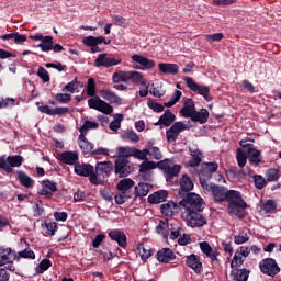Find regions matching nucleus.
Wrapping results in <instances>:
<instances>
[{
  "label": "nucleus",
  "mask_w": 281,
  "mask_h": 281,
  "mask_svg": "<svg viewBox=\"0 0 281 281\" xmlns=\"http://www.w3.org/2000/svg\"><path fill=\"white\" fill-rule=\"evenodd\" d=\"M99 112L104 113V115H111V113H113V105L106 103L105 101H102L99 108Z\"/></svg>",
  "instance_id": "60"
},
{
  "label": "nucleus",
  "mask_w": 281,
  "mask_h": 281,
  "mask_svg": "<svg viewBox=\"0 0 281 281\" xmlns=\"http://www.w3.org/2000/svg\"><path fill=\"white\" fill-rule=\"evenodd\" d=\"M78 145L85 155H89V153L93 151V143L89 142L87 136L82 134H80L78 137Z\"/></svg>",
  "instance_id": "35"
},
{
  "label": "nucleus",
  "mask_w": 281,
  "mask_h": 281,
  "mask_svg": "<svg viewBox=\"0 0 281 281\" xmlns=\"http://www.w3.org/2000/svg\"><path fill=\"white\" fill-rule=\"evenodd\" d=\"M100 95L103 98V100H106V102H110V104H117L119 106L122 104V98H120L115 92L103 89L100 90Z\"/></svg>",
  "instance_id": "27"
},
{
  "label": "nucleus",
  "mask_w": 281,
  "mask_h": 281,
  "mask_svg": "<svg viewBox=\"0 0 281 281\" xmlns=\"http://www.w3.org/2000/svg\"><path fill=\"white\" fill-rule=\"evenodd\" d=\"M192 125L186 124L183 121H178L172 124V126L166 131L167 142H177L179 139V135L183 133V131H190Z\"/></svg>",
  "instance_id": "11"
},
{
  "label": "nucleus",
  "mask_w": 281,
  "mask_h": 281,
  "mask_svg": "<svg viewBox=\"0 0 281 281\" xmlns=\"http://www.w3.org/2000/svg\"><path fill=\"white\" fill-rule=\"evenodd\" d=\"M177 255H175V251L170 248H161L157 252V260L158 262H162L165 265H168V262H171V260H176Z\"/></svg>",
  "instance_id": "23"
},
{
  "label": "nucleus",
  "mask_w": 281,
  "mask_h": 281,
  "mask_svg": "<svg viewBox=\"0 0 281 281\" xmlns=\"http://www.w3.org/2000/svg\"><path fill=\"white\" fill-rule=\"evenodd\" d=\"M122 122H124V114H115L114 121H112L109 125L110 131L117 133V131L122 128Z\"/></svg>",
  "instance_id": "42"
},
{
  "label": "nucleus",
  "mask_w": 281,
  "mask_h": 281,
  "mask_svg": "<svg viewBox=\"0 0 281 281\" xmlns=\"http://www.w3.org/2000/svg\"><path fill=\"white\" fill-rule=\"evenodd\" d=\"M168 199V191L166 190H160L156 191L153 194H150L147 198V202L150 203V205H157L159 203H164Z\"/></svg>",
  "instance_id": "28"
},
{
  "label": "nucleus",
  "mask_w": 281,
  "mask_h": 281,
  "mask_svg": "<svg viewBox=\"0 0 281 281\" xmlns=\"http://www.w3.org/2000/svg\"><path fill=\"white\" fill-rule=\"evenodd\" d=\"M113 170L112 161L97 162L94 175H97L98 179H100V177H102V179H109Z\"/></svg>",
  "instance_id": "17"
},
{
  "label": "nucleus",
  "mask_w": 281,
  "mask_h": 281,
  "mask_svg": "<svg viewBox=\"0 0 281 281\" xmlns=\"http://www.w3.org/2000/svg\"><path fill=\"white\" fill-rule=\"evenodd\" d=\"M149 109H153L155 113L164 112V105L161 103H157L154 100H149L147 102Z\"/></svg>",
  "instance_id": "62"
},
{
  "label": "nucleus",
  "mask_w": 281,
  "mask_h": 281,
  "mask_svg": "<svg viewBox=\"0 0 281 281\" xmlns=\"http://www.w3.org/2000/svg\"><path fill=\"white\" fill-rule=\"evenodd\" d=\"M236 159L239 168H245V166H247V159H249V156L246 151L238 148Z\"/></svg>",
  "instance_id": "47"
},
{
  "label": "nucleus",
  "mask_w": 281,
  "mask_h": 281,
  "mask_svg": "<svg viewBox=\"0 0 281 281\" xmlns=\"http://www.w3.org/2000/svg\"><path fill=\"white\" fill-rule=\"evenodd\" d=\"M59 161H61V164H66L67 166H76V161H78V151H63L59 155Z\"/></svg>",
  "instance_id": "26"
},
{
  "label": "nucleus",
  "mask_w": 281,
  "mask_h": 281,
  "mask_svg": "<svg viewBox=\"0 0 281 281\" xmlns=\"http://www.w3.org/2000/svg\"><path fill=\"white\" fill-rule=\"evenodd\" d=\"M259 269L261 273L265 276H269L270 278H276L278 273H280L281 269L278 266V261L273 258H265L259 262Z\"/></svg>",
  "instance_id": "10"
},
{
  "label": "nucleus",
  "mask_w": 281,
  "mask_h": 281,
  "mask_svg": "<svg viewBox=\"0 0 281 281\" xmlns=\"http://www.w3.org/2000/svg\"><path fill=\"white\" fill-rule=\"evenodd\" d=\"M128 199H131V191H120V193L114 196L116 205H124Z\"/></svg>",
  "instance_id": "46"
},
{
  "label": "nucleus",
  "mask_w": 281,
  "mask_h": 281,
  "mask_svg": "<svg viewBox=\"0 0 281 281\" xmlns=\"http://www.w3.org/2000/svg\"><path fill=\"white\" fill-rule=\"evenodd\" d=\"M186 265L190 269L194 270V273H203V262H201V257L195 254L187 256Z\"/></svg>",
  "instance_id": "20"
},
{
  "label": "nucleus",
  "mask_w": 281,
  "mask_h": 281,
  "mask_svg": "<svg viewBox=\"0 0 281 281\" xmlns=\"http://www.w3.org/2000/svg\"><path fill=\"white\" fill-rule=\"evenodd\" d=\"M18 256H19V258H24V259H30V260L36 259V254H34L33 250L30 248L19 251Z\"/></svg>",
  "instance_id": "56"
},
{
  "label": "nucleus",
  "mask_w": 281,
  "mask_h": 281,
  "mask_svg": "<svg viewBox=\"0 0 281 281\" xmlns=\"http://www.w3.org/2000/svg\"><path fill=\"white\" fill-rule=\"evenodd\" d=\"M201 186L205 194H212L215 203H225L227 192H229V189H227V187H223L216 183H207L203 180H201Z\"/></svg>",
  "instance_id": "3"
},
{
  "label": "nucleus",
  "mask_w": 281,
  "mask_h": 281,
  "mask_svg": "<svg viewBox=\"0 0 281 281\" xmlns=\"http://www.w3.org/2000/svg\"><path fill=\"white\" fill-rule=\"evenodd\" d=\"M158 168H159V170L164 171V177H165L167 183H172V180L175 179V177H177V175H179V172H181V166L173 165L171 167L170 160H168V159L158 161Z\"/></svg>",
  "instance_id": "8"
},
{
  "label": "nucleus",
  "mask_w": 281,
  "mask_h": 281,
  "mask_svg": "<svg viewBox=\"0 0 281 281\" xmlns=\"http://www.w3.org/2000/svg\"><path fill=\"white\" fill-rule=\"evenodd\" d=\"M187 225L188 227H203L207 225V220L199 213V211H187Z\"/></svg>",
  "instance_id": "12"
},
{
  "label": "nucleus",
  "mask_w": 281,
  "mask_h": 281,
  "mask_svg": "<svg viewBox=\"0 0 281 281\" xmlns=\"http://www.w3.org/2000/svg\"><path fill=\"white\" fill-rule=\"evenodd\" d=\"M216 170H218V162H203L202 169L200 170V186L201 181L207 183V181L212 179L213 172H216Z\"/></svg>",
  "instance_id": "14"
},
{
  "label": "nucleus",
  "mask_w": 281,
  "mask_h": 281,
  "mask_svg": "<svg viewBox=\"0 0 281 281\" xmlns=\"http://www.w3.org/2000/svg\"><path fill=\"white\" fill-rule=\"evenodd\" d=\"M225 203H227V212L229 216H236L237 218H245L247 213V202L243 199V193L236 190H228L226 193Z\"/></svg>",
  "instance_id": "1"
},
{
  "label": "nucleus",
  "mask_w": 281,
  "mask_h": 281,
  "mask_svg": "<svg viewBox=\"0 0 281 281\" xmlns=\"http://www.w3.org/2000/svg\"><path fill=\"white\" fill-rule=\"evenodd\" d=\"M168 221L160 220L156 227L157 234H160L165 240H168Z\"/></svg>",
  "instance_id": "43"
},
{
  "label": "nucleus",
  "mask_w": 281,
  "mask_h": 281,
  "mask_svg": "<svg viewBox=\"0 0 281 281\" xmlns=\"http://www.w3.org/2000/svg\"><path fill=\"white\" fill-rule=\"evenodd\" d=\"M244 262H245V259H243V256L238 255V250H237L233 257L232 262H231V268L238 269L239 267H243Z\"/></svg>",
  "instance_id": "50"
},
{
  "label": "nucleus",
  "mask_w": 281,
  "mask_h": 281,
  "mask_svg": "<svg viewBox=\"0 0 281 281\" xmlns=\"http://www.w3.org/2000/svg\"><path fill=\"white\" fill-rule=\"evenodd\" d=\"M16 180L19 181L20 186L30 190L34 188V179L30 177L25 171L19 170L16 171Z\"/></svg>",
  "instance_id": "25"
},
{
  "label": "nucleus",
  "mask_w": 281,
  "mask_h": 281,
  "mask_svg": "<svg viewBox=\"0 0 281 281\" xmlns=\"http://www.w3.org/2000/svg\"><path fill=\"white\" fill-rule=\"evenodd\" d=\"M12 248H0V267L3 265H10L12 262Z\"/></svg>",
  "instance_id": "37"
},
{
  "label": "nucleus",
  "mask_w": 281,
  "mask_h": 281,
  "mask_svg": "<svg viewBox=\"0 0 281 281\" xmlns=\"http://www.w3.org/2000/svg\"><path fill=\"white\" fill-rule=\"evenodd\" d=\"M205 38L209 41V43H218L220 41H223L224 35L223 33H214L205 35Z\"/></svg>",
  "instance_id": "64"
},
{
  "label": "nucleus",
  "mask_w": 281,
  "mask_h": 281,
  "mask_svg": "<svg viewBox=\"0 0 281 281\" xmlns=\"http://www.w3.org/2000/svg\"><path fill=\"white\" fill-rule=\"evenodd\" d=\"M29 38H31V41H41V43L37 45V47L42 52H52V49H53V52H55V54H60V52H63V49H65L63 47V45H60V44L54 45V37L52 35L43 36V34L36 33L35 35H29Z\"/></svg>",
  "instance_id": "4"
},
{
  "label": "nucleus",
  "mask_w": 281,
  "mask_h": 281,
  "mask_svg": "<svg viewBox=\"0 0 281 281\" xmlns=\"http://www.w3.org/2000/svg\"><path fill=\"white\" fill-rule=\"evenodd\" d=\"M189 155H191L192 159L184 164L186 168H198V166H201L203 153L199 148L189 147Z\"/></svg>",
  "instance_id": "19"
},
{
  "label": "nucleus",
  "mask_w": 281,
  "mask_h": 281,
  "mask_svg": "<svg viewBox=\"0 0 281 281\" xmlns=\"http://www.w3.org/2000/svg\"><path fill=\"white\" fill-rule=\"evenodd\" d=\"M75 175H78V177H89L90 182L93 183V186H102L104 183V180L98 178V175H95V169L91 164H75L74 167Z\"/></svg>",
  "instance_id": "5"
},
{
  "label": "nucleus",
  "mask_w": 281,
  "mask_h": 281,
  "mask_svg": "<svg viewBox=\"0 0 281 281\" xmlns=\"http://www.w3.org/2000/svg\"><path fill=\"white\" fill-rule=\"evenodd\" d=\"M112 82L119 85V82H128V71H117L112 75Z\"/></svg>",
  "instance_id": "45"
},
{
  "label": "nucleus",
  "mask_w": 281,
  "mask_h": 281,
  "mask_svg": "<svg viewBox=\"0 0 281 281\" xmlns=\"http://www.w3.org/2000/svg\"><path fill=\"white\" fill-rule=\"evenodd\" d=\"M153 190V184L146 182H139L135 187V196L138 199H144V196H148V192Z\"/></svg>",
  "instance_id": "33"
},
{
  "label": "nucleus",
  "mask_w": 281,
  "mask_h": 281,
  "mask_svg": "<svg viewBox=\"0 0 281 281\" xmlns=\"http://www.w3.org/2000/svg\"><path fill=\"white\" fill-rule=\"evenodd\" d=\"M181 201L179 202V205L181 207H184L187 212H190V210H193L195 212H203L204 205H205V200L201 198V195L191 192L187 193V195H182Z\"/></svg>",
  "instance_id": "2"
},
{
  "label": "nucleus",
  "mask_w": 281,
  "mask_h": 281,
  "mask_svg": "<svg viewBox=\"0 0 281 281\" xmlns=\"http://www.w3.org/2000/svg\"><path fill=\"white\" fill-rule=\"evenodd\" d=\"M231 278L233 281H247L249 280V270L232 268Z\"/></svg>",
  "instance_id": "31"
},
{
  "label": "nucleus",
  "mask_w": 281,
  "mask_h": 281,
  "mask_svg": "<svg viewBox=\"0 0 281 281\" xmlns=\"http://www.w3.org/2000/svg\"><path fill=\"white\" fill-rule=\"evenodd\" d=\"M99 124L98 122H93V121H85L83 125L79 128V133L80 135H85L87 136V133H89V131H95L97 128H99Z\"/></svg>",
  "instance_id": "40"
},
{
  "label": "nucleus",
  "mask_w": 281,
  "mask_h": 281,
  "mask_svg": "<svg viewBox=\"0 0 281 281\" xmlns=\"http://www.w3.org/2000/svg\"><path fill=\"white\" fill-rule=\"evenodd\" d=\"M252 178L255 181V188H257V190H262V188L267 186V180H265L262 176L255 175Z\"/></svg>",
  "instance_id": "58"
},
{
  "label": "nucleus",
  "mask_w": 281,
  "mask_h": 281,
  "mask_svg": "<svg viewBox=\"0 0 281 281\" xmlns=\"http://www.w3.org/2000/svg\"><path fill=\"white\" fill-rule=\"evenodd\" d=\"M196 111V106L194 105V100L192 98H188L182 109L180 110L181 115L184 117H192V114Z\"/></svg>",
  "instance_id": "32"
},
{
  "label": "nucleus",
  "mask_w": 281,
  "mask_h": 281,
  "mask_svg": "<svg viewBox=\"0 0 281 281\" xmlns=\"http://www.w3.org/2000/svg\"><path fill=\"white\" fill-rule=\"evenodd\" d=\"M55 100L57 104H69L71 101V94L68 93H57L55 95Z\"/></svg>",
  "instance_id": "51"
},
{
  "label": "nucleus",
  "mask_w": 281,
  "mask_h": 281,
  "mask_svg": "<svg viewBox=\"0 0 281 281\" xmlns=\"http://www.w3.org/2000/svg\"><path fill=\"white\" fill-rule=\"evenodd\" d=\"M179 186L180 189L178 190V199H181L182 196H186L187 194H190L192 190H194V182L188 176V173L182 175V177L179 179Z\"/></svg>",
  "instance_id": "13"
},
{
  "label": "nucleus",
  "mask_w": 281,
  "mask_h": 281,
  "mask_svg": "<svg viewBox=\"0 0 281 281\" xmlns=\"http://www.w3.org/2000/svg\"><path fill=\"white\" fill-rule=\"evenodd\" d=\"M177 120V116L172 111L166 110L164 114L159 117L158 122L155 123V126H165L168 128V126H172V123Z\"/></svg>",
  "instance_id": "22"
},
{
  "label": "nucleus",
  "mask_w": 281,
  "mask_h": 281,
  "mask_svg": "<svg viewBox=\"0 0 281 281\" xmlns=\"http://www.w3.org/2000/svg\"><path fill=\"white\" fill-rule=\"evenodd\" d=\"M184 82L190 91L202 95L206 102H212V97L210 95V87L196 83L192 77H184Z\"/></svg>",
  "instance_id": "9"
},
{
  "label": "nucleus",
  "mask_w": 281,
  "mask_h": 281,
  "mask_svg": "<svg viewBox=\"0 0 281 281\" xmlns=\"http://www.w3.org/2000/svg\"><path fill=\"white\" fill-rule=\"evenodd\" d=\"M122 63V59H116L109 57V54L102 53L99 54L98 58L94 60V66L95 67H115V65H120Z\"/></svg>",
  "instance_id": "18"
},
{
  "label": "nucleus",
  "mask_w": 281,
  "mask_h": 281,
  "mask_svg": "<svg viewBox=\"0 0 281 281\" xmlns=\"http://www.w3.org/2000/svg\"><path fill=\"white\" fill-rule=\"evenodd\" d=\"M127 80H132L134 85H140L142 87H146V80L139 71H127Z\"/></svg>",
  "instance_id": "36"
},
{
  "label": "nucleus",
  "mask_w": 281,
  "mask_h": 281,
  "mask_svg": "<svg viewBox=\"0 0 281 281\" xmlns=\"http://www.w3.org/2000/svg\"><path fill=\"white\" fill-rule=\"evenodd\" d=\"M132 60L133 63H138V65H140L142 71H148V69H153L155 67V60L144 57L142 55H133Z\"/></svg>",
  "instance_id": "21"
},
{
  "label": "nucleus",
  "mask_w": 281,
  "mask_h": 281,
  "mask_svg": "<svg viewBox=\"0 0 281 281\" xmlns=\"http://www.w3.org/2000/svg\"><path fill=\"white\" fill-rule=\"evenodd\" d=\"M135 186V181L131 178H123L117 184L119 192H128Z\"/></svg>",
  "instance_id": "38"
},
{
  "label": "nucleus",
  "mask_w": 281,
  "mask_h": 281,
  "mask_svg": "<svg viewBox=\"0 0 281 281\" xmlns=\"http://www.w3.org/2000/svg\"><path fill=\"white\" fill-rule=\"evenodd\" d=\"M181 224L177 225L175 227V224H171V228H170V235L169 238L170 240H177L178 237L181 236Z\"/></svg>",
  "instance_id": "53"
},
{
  "label": "nucleus",
  "mask_w": 281,
  "mask_h": 281,
  "mask_svg": "<svg viewBox=\"0 0 281 281\" xmlns=\"http://www.w3.org/2000/svg\"><path fill=\"white\" fill-rule=\"evenodd\" d=\"M54 192H58V183L46 179L42 181V189L37 192L40 196H45V199H52Z\"/></svg>",
  "instance_id": "15"
},
{
  "label": "nucleus",
  "mask_w": 281,
  "mask_h": 281,
  "mask_svg": "<svg viewBox=\"0 0 281 281\" xmlns=\"http://www.w3.org/2000/svg\"><path fill=\"white\" fill-rule=\"evenodd\" d=\"M155 168H159V162H155L151 160H144L139 165V172H150V170H155Z\"/></svg>",
  "instance_id": "44"
},
{
  "label": "nucleus",
  "mask_w": 281,
  "mask_h": 281,
  "mask_svg": "<svg viewBox=\"0 0 281 281\" xmlns=\"http://www.w3.org/2000/svg\"><path fill=\"white\" fill-rule=\"evenodd\" d=\"M78 85V78H75L72 81L68 82L63 89L61 91H68L69 93H76L78 87L76 86Z\"/></svg>",
  "instance_id": "57"
},
{
  "label": "nucleus",
  "mask_w": 281,
  "mask_h": 281,
  "mask_svg": "<svg viewBox=\"0 0 281 281\" xmlns=\"http://www.w3.org/2000/svg\"><path fill=\"white\" fill-rule=\"evenodd\" d=\"M108 236L113 243H116L119 247H122V249H126L128 247V240L126 238V233L120 228L111 229L108 233Z\"/></svg>",
  "instance_id": "16"
},
{
  "label": "nucleus",
  "mask_w": 281,
  "mask_h": 281,
  "mask_svg": "<svg viewBox=\"0 0 281 281\" xmlns=\"http://www.w3.org/2000/svg\"><path fill=\"white\" fill-rule=\"evenodd\" d=\"M192 122H199V124H207V120H210V111L207 109H201V111H194L190 116Z\"/></svg>",
  "instance_id": "29"
},
{
  "label": "nucleus",
  "mask_w": 281,
  "mask_h": 281,
  "mask_svg": "<svg viewBox=\"0 0 281 281\" xmlns=\"http://www.w3.org/2000/svg\"><path fill=\"white\" fill-rule=\"evenodd\" d=\"M45 227L48 236H55L56 231L58 229V224H56V222H49L45 224Z\"/></svg>",
  "instance_id": "61"
},
{
  "label": "nucleus",
  "mask_w": 281,
  "mask_h": 281,
  "mask_svg": "<svg viewBox=\"0 0 281 281\" xmlns=\"http://www.w3.org/2000/svg\"><path fill=\"white\" fill-rule=\"evenodd\" d=\"M112 157L114 159H128V157H133V147H119Z\"/></svg>",
  "instance_id": "39"
},
{
  "label": "nucleus",
  "mask_w": 281,
  "mask_h": 281,
  "mask_svg": "<svg viewBox=\"0 0 281 281\" xmlns=\"http://www.w3.org/2000/svg\"><path fill=\"white\" fill-rule=\"evenodd\" d=\"M138 251L143 262H146V260H148V258H150L155 254V250L146 249V247H144V244H139Z\"/></svg>",
  "instance_id": "48"
},
{
  "label": "nucleus",
  "mask_w": 281,
  "mask_h": 281,
  "mask_svg": "<svg viewBox=\"0 0 281 281\" xmlns=\"http://www.w3.org/2000/svg\"><path fill=\"white\" fill-rule=\"evenodd\" d=\"M37 76L38 78H41V80L46 83L49 82V80H52V78L49 77V72L47 71V69H45L44 67L40 66L37 68Z\"/></svg>",
  "instance_id": "55"
},
{
  "label": "nucleus",
  "mask_w": 281,
  "mask_h": 281,
  "mask_svg": "<svg viewBox=\"0 0 281 281\" xmlns=\"http://www.w3.org/2000/svg\"><path fill=\"white\" fill-rule=\"evenodd\" d=\"M160 212L165 216H172L173 214L179 213V204L175 203L173 201H169L160 205Z\"/></svg>",
  "instance_id": "30"
},
{
  "label": "nucleus",
  "mask_w": 281,
  "mask_h": 281,
  "mask_svg": "<svg viewBox=\"0 0 281 281\" xmlns=\"http://www.w3.org/2000/svg\"><path fill=\"white\" fill-rule=\"evenodd\" d=\"M248 161L249 164H255V166H260L262 164V151L256 149L252 145L247 148Z\"/></svg>",
  "instance_id": "24"
},
{
  "label": "nucleus",
  "mask_w": 281,
  "mask_h": 281,
  "mask_svg": "<svg viewBox=\"0 0 281 281\" xmlns=\"http://www.w3.org/2000/svg\"><path fill=\"white\" fill-rule=\"evenodd\" d=\"M248 240H249V235H247V233H241L234 237L235 245H243L245 243H248Z\"/></svg>",
  "instance_id": "63"
},
{
  "label": "nucleus",
  "mask_w": 281,
  "mask_h": 281,
  "mask_svg": "<svg viewBox=\"0 0 281 281\" xmlns=\"http://www.w3.org/2000/svg\"><path fill=\"white\" fill-rule=\"evenodd\" d=\"M280 179V170L279 169H269L267 171V180L268 181H278Z\"/></svg>",
  "instance_id": "59"
},
{
  "label": "nucleus",
  "mask_w": 281,
  "mask_h": 281,
  "mask_svg": "<svg viewBox=\"0 0 281 281\" xmlns=\"http://www.w3.org/2000/svg\"><path fill=\"white\" fill-rule=\"evenodd\" d=\"M52 267L49 259H43L35 268L36 273H45Z\"/></svg>",
  "instance_id": "49"
},
{
  "label": "nucleus",
  "mask_w": 281,
  "mask_h": 281,
  "mask_svg": "<svg viewBox=\"0 0 281 281\" xmlns=\"http://www.w3.org/2000/svg\"><path fill=\"white\" fill-rule=\"evenodd\" d=\"M114 175L119 177V179H126L128 175L135 170V167H133L131 160L126 158H116L114 161Z\"/></svg>",
  "instance_id": "7"
},
{
  "label": "nucleus",
  "mask_w": 281,
  "mask_h": 281,
  "mask_svg": "<svg viewBox=\"0 0 281 281\" xmlns=\"http://www.w3.org/2000/svg\"><path fill=\"white\" fill-rule=\"evenodd\" d=\"M87 95L95 98V79L89 78L87 83Z\"/></svg>",
  "instance_id": "54"
},
{
  "label": "nucleus",
  "mask_w": 281,
  "mask_h": 281,
  "mask_svg": "<svg viewBox=\"0 0 281 281\" xmlns=\"http://www.w3.org/2000/svg\"><path fill=\"white\" fill-rule=\"evenodd\" d=\"M24 158L21 155L0 156V169L4 170L8 175L14 172V168H21L23 166Z\"/></svg>",
  "instance_id": "6"
},
{
  "label": "nucleus",
  "mask_w": 281,
  "mask_h": 281,
  "mask_svg": "<svg viewBox=\"0 0 281 281\" xmlns=\"http://www.w3.org/2000/svg\"><path fill=\"white\" fill-rule=\"evenodd\" d=\"M158 69L161 74H169L170 76H177L179 74V66L177 64L160 63Z\"/></svg>",
  "instance_id": "34"
},
{
  "label": "nucleus",
  "mask_w": 281,
  "mask_h": 281,
  "mask_svg": "<svg viewBox=\"0 0 281 281\" xmlns=\"http://www.w3.org/2000/svg\"><path fill=\"white\" fill-rule=\"evenodd\" d=\"M278 210V203L274 200H268L261 204V212L263 214H273Z\"/></svg>",
  "instance_id": "41"
},
{
  "label": "nucleus",
  "mask_w": 281,
  "mask_h": 281,
  "mask_svg": "<svg viewBox=\"0 0 281 281\" xmlns=\"http://www.w3.org/2000/svg\"><path fill=\"white\" fill-rule=\"evenodd\" d=\"M102 102L103 100L100 97H94L88 100V106L89 109H94V111H100Z\"/></svg>",
  "instance_id": "52"
}]
</instances>
